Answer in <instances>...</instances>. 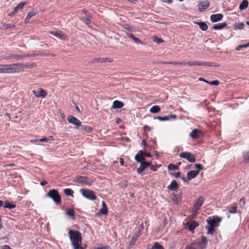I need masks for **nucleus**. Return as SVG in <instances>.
Wrapping results in <instances>:
<instances>
[{"mask_svg":"<svg viewBox=\"0 0 249 249\" xmlns=\"http://www.w3.org/2000/svg\"><path fill=\"white\" fill-rule=\"evenodd\" d=\"M70 239L72 246L76 244H81L82 242V237L81 233L77 231L70 230L69 231Z\"/></svg>","mask_w":249,"mask_h":249,"instance_id":"1","label":"nucleus"},{"mask_svg":"<svg viewBox=\"0 0 249 249\" xmlns=\"http://www.w3.org/2000/svg\"><path fill=\"white\" fill-rule=\"evenodd\" d=\"M47 196L50 197L56 204H60L61 196L57 190L55 189L50 190L47 194Z\"/></svg>","mask_w":249,"mask_h":249,"instance_id":"2","label":"nucleus"},{"mask_svg":"<svg viewBox=\"0 0 249 249\" xmlns=\"http://www.w3.org/2000/svg\"><path fill=\"white\" fill-rule=\"evenodd\" d=\"M80 192L81 193L83 196L89 199L94 200L96 199V196L95 193L92 190L81 189L80 190Z\"/></svg>","mask_w":249,"mask_h":249,"instance_id":"3","label":"nucleus"},{"mask_svg":"<svg viewBox=\"0 0 249 249\" xmlns=\"http://www.w3.org/2000/svg\"><path fill=\"white\" fill-rule=\"evenodd\" d=\"M74 182L82 183L88 186H90L92 184L93 181L92 179L86 177L78 176L76 177L74 180Z\"/></svg>","mask_w":249,"mask_h":249,"instance_id":"4","label":"nucleus"},{"mask_svg":"<svg viewBox=\"0 0 249 249\" xmlns=\"http://www.w3.org/2000/svg\"><path fill=\"white\" fill-rule=\"evenodd\" d=\"M222 218L217 216H213V218L209 217L206 221L208 224L213 227L218 226L219 223L221 221Z\"/></svg>","mask_w":249,"mask_h":249,"instance_id":"5","label":"nucleus"},{"mask_svg":"<svg viewBox=\"0 0 249 249\" xmlns=\"http://www.w3.org/2000/svg\"><path fill=\"white\" fill-rule=\"evenodd\" d=\"M179 156L181 158L186 159L190 162L194 163L196 162L195 156L188 152H181L179 154Z\"/></svg>","mask_w":249,"mask_h":249,"instance_id":"6","label":"nucleus"},{"mask_svg":"<svg viewBox=\"0 0 249 249\" xmlns=\"http://www.w3.org/2000/svg\"><path fill=\"white\" fill-rule=\"evenodd\" d=\"M193 243L195 244L196 249H206L208 243V240L206 237H203L201 242H196Z\"/></svg>","mask_w":249,"mask_h":249,"instance_id":"7","label":"nucleus"},{"mask_svg":"<svg viewBox=\"0 0 249 249\" xmlns=\"http://www.w3.org/2000/svg\"><path fill=\"white\" fill-rule=\"evenodd\" d=\"M210 6V3L208 0H201L198 4V11L203 12L205 11Z\"/></svg>","mask_w":249,"mask_h":249,"instance_id":"8","label":"nucleus"},{"mask_svg":"<svg viewBox=\"0 0 249 249\" xmlns=\"http://www.w3.org/2000/svg\"><path fill=\"white\" fill-rule=\"evenodd\" d=\"M67 120L69 123L75 125L78 128L81 125V122L80 121L72 115H69L67 118Z\"/></svg>","mask_w":249,"mask_h":249,"instance_id":"9","label":"nucleus"},{"mask_svg":"<svg viewBox=\"0 0 249 249\" xmlns=\"http://www.w3.org/2000/svg\"><path fill=\"white\" fill-rule=\"evenodd\" d=\"M203 136V134L200 130L195 129L193 130L190 134L189 136L194 139H198Z\"/></svg>","mask_w":249,"mask_h":249,"instance_id":"10","label":"nucleus"},{"mask_svg":"<svg viewBox=\"0 0 249 249\" xmlns=\"http://www.w3.org/2000/svg\"><path fill=\"white\" fill-rule=\"evenodd\" d=\"M4 67H9L10 73H17L19 72V68L18 67L17 63L4 65Z\"/></svg>","mask_w":249,"mask_h":249,"instance_id":"11","label":"nucleus"},{"mask_svg":"<svg viewBox=\"0 0 249 249\" xmlns=\"http://www.w3.org/2000/svg\"><path fill=\"white\" fill-rule=\"evenodd\" d=\"M144 151L143 150L139 151L134 157L135 160L139 163L144 161L145 158L144 157Z\"/></svg>","mask_w":249,"mask_h":249,"instance_id":"12","label":"nucleus"},{"mask_svg":"<svg viewBox=\"0 0 249 249\" xmlns=\"http://www.w3.org/2000/svg\"><path fill=\"white\" fill-rule=\"evenodd\" d=\"M49 33L62 40H65L67 38L66 36L59 31H50Z\"/></svg>","mask_w":249,"mask_h":249,"instance_id":"13","label":"nucleus"},{"mask_svg":"<svg viewBox=\"0 0 249 249\" xmlns=\"http://www.w3.org/2000/svg\"><path fill=\"white\" fill-rule=\"evenodd\" d=\"M33 93L36 97L43 98L47 96L46 92L42 89H40L39 90H33Z\"/></svg>","mask_w":249,"mask_h":249,"instance_id":"14","label":"nucleus"},{"mask_svg":"<svg viewBox=\"0 0 249 249\" xmlns=\"http://www.w3.org/2000/svg\"><path fill=\"white\" fill-rule=\"evenodd\" d=\"M199 173V170H191L187 174V179L189 180L195 178Z\"/></svg>","mask_w":249,"mask_h":249,"instance_id":"15","label":"nucleus"},{"mask_svg":"<svg viewBox=\"0 0 249 249\" xmlns=\"http://www.w3.org/2000/svg\"><path fill=\"white\" fill-rule=\"evenodd\" d=\"M204 202V197L200 196L195 202L193 208L199 210Z\"/></svg>","mask_w":249,"mask_h":249,"instance_id":"16","label":"nucleus"},{"mask_svg":"<svg viewBox=\"0 0 249 249\" xmlns=\"http://www.w3.org/2000/svg\"><path fill=\"white\" fill-rule=\"evenodd\" d=\"M223 18L222 14H213L211 16V20L213 22H216L221 20Z\"/></svg>","mask_w":249,"mask_h":249,"instance_id":"17","label":"nucleus"},{"mask_svg":"<svg viewBox=\"0 0 249 249\" xmlns=\"http://www.w3.org/2000/svg\"><path fill=\"white\" fill-rule=\"evenodd\" d=\"M177 115L175 114H170L168 116H165L163 117L158 116L157 119L161 121H167L170 119H177Z\"/></svg>","mask_w":249,"mask_h":249,"instance_id":"18","label":"nucleus"},{"mask_svg":"<svg viewBox=\"0 0 249 249\" xmlns=\"http://www.w3.org/2000/svg\"><path fill=\"white\" fill-rule=\"evenodd\" d=\"M167 188L170 191H175L178 189V185L176 180H173L170 184L167 187Z\"/></svg>","mask_w":249,"mask_h":249,"instance_id":"19","label":"nucleus"},{"mask_svg":"<svg viewBox=\"0 0 249 249\" xmlns=\"http://www.w3.org/2000/svg\"><path fill=\"white\" fill-rule=\"evenodd\" d=\"M146 168H147L146 161H143L140 162V167L137 169V173L139 174L142 173Z\"/></svg>","mask_w":249,"mask_h":249,"instance_id":"20","label":"nucleus"},{"mask_svg":"<svg viewBox=\"0 0 249 249\" xmlns=\"http://www.w3.org/2000/svg\"><path fill=\"white\" fill-rule=\"evenodd\" d=\"M127 37L132 39L135 43L143 44V42L138 38L136 37L134 35L131 33H126Z\"/></svg>","mask_w":249,"mask_h":249,"instance_id":"21","label":"nucleus"},{"mask_svg":"<svg viewBox=\"0 0 249 249\" xmlns=\"http://www.w3.org/2000/svg\"><path fill=\"white\" fill-rule=\"evenodd\" d=\"M187 225H188L189 230L193 232H194V229L199 225L198 223L196 221H193L190 223H188Z\"/></svg>","mask_w":249,"mask_h":249,"instance_id":"22","label":"nucleus"},{"mask_svg":"<svg viewBox=\"0 0 249 249\" xmlns=\"http://www.w3.org/2000/svg\"><path fill=\"white\" fill-rule=\"evenodd\" d=\"M124 104L123 102L115 100L113 102V105L112 106V108H120L124 107Z\"/></svg>","mask_w":249,"mask_h":249,"instance_id":"23","label":"nucleus"},{"mask_svg":"<svg viewBox=\"0 0 249 249\" xmlns=\"http://www.w3.org/2000/svg\"><path fill=\"white\" fill-rule=\"evenodd\" d=\"M227 25V24L226 22H224L223 23L215 24L213 26V29L214 30H221L226 27Z\"/></svg>","mask_w":249,"mask_h":249,"instance_id":"24","label":"nucleus"},{"mask_svg":"<svg viewBox=\"0 0 249 249\" xmlns=\"http://www.w3.org/2000/svg\"><path fill=\"white\" fill-rule=\"evenodd\" d=\"M194 23L198 25L199 26V28L201 29V30L203 31H206L208 28V25L204 22L194 21Z\"/></svg>","mask_w":249,"mask_h":249,"instance_id":"25","label":"nucleus"},{"mask_svg":"<svg viewBox=\"0 0 249 249\" xmlns=\"http://www.w3.org/2000/svg\"><path fill=\"white\" fill-rule=\"evenodd\" d=\"M79 130L85 131L86 132H90L92 131V128L88 125H81L78 128Z\"/></svg>","mask_w":249,"mask_h":249,"instance_id":"26","label":"nucleus"},{"mask_svg":"<svg viewBox=\"0 0 249 249\" xmlns=\"http://www.w3.org/2000/svg\"><path fill=\"white\" fill-rule=\"evenodd\" d=\"M102 208L100 210V213L103 214H106L108 212L106 203L104 201L102 202Z\"/></svg>","mask_w":249,"mask_h":249,"instance_id":"27","label":"nucleus"},{"mask_svg":"<svg viewBox=\"0 0 249 249\" xmlns=\"http://www.w3.org/2000/svg\"><path fill=\"white\" fill-rule=\"evenodd\" d=\"M27 4L26 2H22L18 4L14 9V12L17 13L19 9H22L23 7Z\"/></svg>","mask_w":249,"mask_h":249,"instance_id":"28","label":"nucleus"},{"mask_svg":"<svg viewBox=\"0 0 249 249\" xmlns=\"http://www.w3.org/2000/svg\"><path fill=\"white\" fill-rule=\"evenodd\" d=\"M160 110V108L159 106L157 105H155L152 107L150 109V112L151 113H157L159 112Z\"/></svg>","mask_w":249,"mask_h":249,"instance_id":"29","label":"nucleus"},{"mask_svg":"<svg viewBox=\"0 0 249 249\" xmlns=\"http://www.w3.org/2000/svg\"><path fill=\"white\" fill-rule=\"evenodd\" d=\"M249 2L247 0H244L242 1L241 3L240 4L239 6V9L240 10H243L244 9H245L247 8L248 6Z\"/></svg>","mask_w":249,"mask_h":249,"instance_id":"30","label":"nucleus"},{"mask_svg":"<svg viewBox=\"0 0 249 249\" xmlns=\"http://www.w3.org/2000/svg\"><path fill=\"white\" fill-rule=\"evenodd\" d=\"M228 213H235L237 212V206L236 204H233L231 207H228Z\"/></svg>","mask_w":249,"mask_h":249,"instance_id":"31","label":"nucleus"},{"mask_svg":"<svg viewBox=\"0 0 249 249\" xmlns=\"http://www.w3.org/2000/svg\"><path fill=\"white\" fill-rule=\"evenodd\" d=\"M16 207V205L11 204L8 201H5L4 202V208H8L10 210L13 209Z\"/></svg>","mask_w":249,"mask_h":249,"instance_id":"32","label":"nucleus"},{"mask_svg":"<svg viewBox=\"0 0 249 249\" xmlns=\"http://www.w3.org/2000/svg\"><path fill=\"white\" fill-rule=\"evenodd\" d=\"M66 196L73 197L74 192L71 189H65L63 191Z\"/></svg>","mask_w":249,"mask_h":249,"instance_id":"33","label":"nucleus"},{"mask_svg":"<svg viewBox=\"0 0 249 249\" xmlns=\"http://www.w3.org/2000/svg\"><path fill=\"white\" fill-rule=\"evenodd\" d=\"M234 29H243L244 28V24L241 22H235L234 24Z\"/></svg>","mask_w":249,"mask_h":249,"instance_id":"34","label":"nucleus"},{"mask_svg":"<svg viewBox=\"0 0 249 249\" xmlns=\"http://www.w3.org/2000/svg\"><path fill=\"white\" fill-rule=\"evenodd\" d=\"M36 15V13H35V12H29L28 14H27V16L26 18L25 19V22L26 23H27V22L28 21V20L32 17H33V16H35Z\"/></svg>","mask_w":249,"mask_h":249,"instance_id":"35","label":"nucleus"},{"mask_svg":"<svg viewBox=\"0 0 249 249\" xmlns=\"http://www.w3.org/2000/svg\"><path fill=\"white\" fill-rule=\"evenodd\" d=\"M66 214L69 215L70 217H72L74 216L75 212L73 209H68L66 212Z\"/></svg>","mask_w":249,"mask_h":249,"instance_id":"36","label":"nucleus"},{"mask_svg":"<svg viewBox=\"0 0 249 249\" xmlns=\"http://www.w3.org/2000/svg\"><path fill=\"white\" fill-rule=\"evenodd\" d=\"M164 249V248L161 245L157 242H155L150 249Z\"/></svg>","mask_w":249,"mask_h":249,"instance_id":"37","label":"nucleus"},{"mask_svg":"<svg viewBox=\"0 0 249 249\" xmlns=\"http://www.w3.org/2000/svg\"><path fill=\"white\" fill-rule=\"evenodd\" d=\"M167 168L170 171H174L178 169V166L177 165L171 163L168 165Z\"/></svg>","mask_w":249,"mask_h":249,"instance_id":"38","label":"nucleus"},{"mask_svg":"<svg viewBox=\"0 0 249 249\" xmlns=\"http://www.w3.org/2000/svg\"><path fill=\"white\" fill-rule=\"evenodd\" d=\"M214 228L215 227H212L210 225L206 227V228L207 229V234H212L214 231Z\"/></svg>","mask_w":249,"mask_h":249,"instance_id":"39","label":"nucleus"},{"mask_svg":"<svg viewBox=\"0 0 249 249\" xmlns=\"http://www.w3.org/2000/svg\"><path fill=\"white\" fill-rule=\"evenodd\" d=\"M4 65H1L2 73H11L9 67H4Z\"/></svg>","mask_w":249,"mask_h":249,"instance_id":"40","label":"nucleus"},{"mask_svg":"<svg viewBox=\"0 0 249 249\" xmlns=\"http://www.w3.org/2000/svg\"><path fill=\"white\" fill-rule=\"evenodd\" d=\"M23 57V55H12L10 56H9L7 59H10V58H15L17 60H20Z\"/></svg>","mask_w":249,"mask_h":249,"instance_id":"41","label":"nucleus"},{"mask_svg":"<svg viewBox=\"0 0 249 249\" xmlns=\"http://www.w3.org/2000/svg\"><path fill=\"white\" fill-rule=\"evenodd\" d=\"M153 40L154 42H157V43H158L159 44L163 42V40L161 38H158L157 36H154L153 37Z\"/></svg>","mask_w":249,"mask_h":249,"instance_id":"42","label":"nucleus"},{"mask_svg":"<svg viewBox=\"0 0 249 249\" xmlns=\"http://www.w3.org/2000/svg\"><path fill=\"white\" fill-rule=\"evenodd\" d=\"M15 27V25L14 24H6V23H4L3 24V27L5 29H9L11 28H14Z\"/></svg>","mask_w":249,"mask_h":249,"instance_id":"43","label":"nucleus"},{"mask_svg":"<svg viewBox=\"0 0 249 249\" xmlns=\"http://www.w3.org/2000/svg\"><path fill=\"white\" fill-rule=\"evenodd\" d=\"M138 237V236L136 235V236L132 237V238L131 239V240L129 243L130 246H132L133 245H134L135 244V242H136V241L137 240Z\"/></svg>","mask_w":249,"mask_h":249,"instance_id":"44","label":"nucleus"},{"mask_svg":"<svg viewBox=\"0 0 249 249\" xmlns=\"http://www.w3.org/2000/svg\"><path fill=\"white\" fill-rule=\"evenodd\" d=\"M123 27L124 29L129 31H132L133 30V27L127 24L123 25Z\"/></svg>","mask_w":249,"mask_h":249,"instance_id":"45","label":"nucleus"},{"mask_svg":"<svg viewBox=\"0 0 249 249\" xmlns=\"http://www.w3.org/2000/svg\"><path fill=\"white\" fill-rule=\"evenodd\" d=\"M206 66L211 67H219V65L214 62H206Z\"/></svg>","mask_w":249,"mask_h":249,"instance_id":"46","label":"nucleus"},{"mask_svg":"<svg viewBox=\"0 0 249 249\" xmlns=\"http://www.w3.org/2000/svg\"><path fill=\"white\" fill-rule=\"evenodd\" d=\"M244 160L245 162H249V151L244 154Z\"/></svg>","mask_w":249,"mask_h":249,"instance_id":"47","label":"nucleus"},{"mask_svg":"<svg viewBox=\"0 0 249 249\" xmlns=\"http://www.w3.org/2000/svg\"><path fill=\"white\" fill-rule=\"evenodd\" d=\"M197 211L198 210H196V209L193 208V210L191 215V216L193 218H195L196 217L197 214H198Z\"/></svg>","mask_w":249,"mask_h":249,"instance_id":"48","label":"nucleus"},{"mask_svg":"<svg viewBox=\"0 0 249 249\" xmlns=\"http://www.w3.org/2000/svg\"><path fill=\"white\" fill-rule=\"evenodd\" d=\"M185 249H196V247L195 246V244L192 243L187 245L185 247Z\"/></svg>","mask_w":249,"mask_h":249,"instance_id":"49","label":"nucleus"},{"mask_svg":"<svg viewBox=\"0 0 249 249\" xmlns=\"http://www.w3.org/2000/svg\"><path fill=\"white\" fill-rule=\"evenodd\" d=\"M112 60L110 58H101L100 62L101 63H106L107 62H112Z\"/></svg>","mask_w":249,"mask_h":249,"instance_id":"50","label":"nucleus"},{"mask_svg":"<svg viewBox=\"0 0 249 249\" xmlns=\"http://www.w3.org/2000/svg\"><path fill=\"white\" fill-rule=\"evenodd\" d=\"M39 55H43V56H52V57H54L55 56V54L53 53H39Z\"/></svg>","mask_w":249,"mask_h":249,"instance_id":"51","label":"nucleus"},{"mask_svg":"<svg viewBox=\"0 0 249 249\" xmlns=\"http://www.w3.org/2000/svg\"><path fill=\"white\" fill-rule=\"evenodd\" d=\"M209 84L214 86H217L219 84V82L218 80H214L212 82H209Z\"/></svg>","mask_w":249,"mask_h":249,"instance_id":"52","label":"nucleus"},{"mask_svg":"<svg viewBox=\"0 0 249 249\" xmlns=\"http://www.w3.org/2000/svg\"><path fill=\"white\" fill-rule=\"evenodd\" d=\"M194 166L196 168H197L198 169V170H199V171L200 170L204 169V167L200 164L197 163V164H195Z\"/></svg>","mask_w":249,"mask_h":249,"instance_id":"53","label":"nucleus"},{"mask_svg":"<svg viewBox=\"0 0 249 249\" xmlns=\"http://www.w3.org/2000/svg\"><path fill=\"white\" fill-rule=\"evenodd\" d=\"M17 64H18V67H19L20 66V67H22L23 68H28V65L26 64L19 63H17Z\"/></svg>","mask_w":249,"mask_h":249,"instance_id":"54","label":"nucleus"},{"mask_svg":"<svg viewBox=\"0 0 249 249\" xmlns=\"http://www.w3.org/2000/svg\"><path fill=\"white\" fill-rule=\"evenodd\" d=\"M80 244H75V245H73L74 249H83V248L80 246Z\"/></svg>","mask_w":249,"mask_h":249,"instance_id":"55","label":"nucleus"},{"mask_svg":"<svg viewBox=\"0 0 249 249\" xmlns=\"http://www.w3.org/2000/svg\"><path fill=\"white\" fill-rule=\"evenodd\" d=\"M172 200L175 202L176 203H178V200L177 199V196L176 195H173L172 196Z\"/></svg>","mask_w":249,"mask_h":249,"instance_id":"56","label":"nucleus"},{"mask_svg":"<svg viewBox=\"0 0 249 249\" xmlns=\"http://www.w3.org/2000/svg\"><path fill=\"white\" fill-rule=\"evenodd\" d=\"M186 64L189 66L196 65V61H189L186 62Z\"/></svg>","mask_w":249,"mask_h":249,"instance_id":"57","label":"nucleus"},{"mask_svg":"<svg viewBox=\"0 0 249 249\" xmlns=\"http://www.w3.org/2000/svg\"><path fill=\"white\" fill-rule=\"evenodd\" d=\"M196 65H198V66H202V65L206 66V62H200V61L197 62V61H196Z\"/></svg>","mask_w":249,"mask_h":249,"instance_id":"58","label":"nucleus"},{"mask_svg":"<svg viewBox=\"0 0 249 249\" xmlns=\"http://www.w3.org/2000/svg\"><path fill=\"white\" fill-rule=\"evenodd\" d=\"M171 175L174 176L176 178H179L180 177V172H177L175 174L174 173H170Z\"/></svg>","mask_w":249,"mask_h":249,"instance_id":"59","label":"nucleus"},{"mask_svg":"<svg viewBox=\"0 0 249 249\" xmlns=\"http://www.w3.org/2000/svg\"><path fill=\"white\" fill-rule=\"evenodd\" d=\"M36 64L35 63H32L30 65H28V68L31 69L36 67Z\"/></svg>","mask_w":249,"mask_h":249,"instance_id":"60","label":"nucleus"},{"mask_svg":"<svg viewBox=\"0 0 249 249\" xmlns=\"http://www.w3.org/2000/svg\"><path fill=\"white\" fill-rule=\"evenodd\" d=\"M39 141L40 142H48L47 138H46L39 139Z\"/></svg>","mask_w":249,"mask_h":249,"instance_id":"61","label":"nucleus"},{"mask_svg":"<svg viewBox=\"0 0 249 249\" xmlns=\"http://www.w3.org/2000/svg\"><path fill=\"white\" fill-rule=\"evenodd\" d=\"M84 21L87 24H89L90 23V20L88 18H85Z\"/></svg>","mask_w":249,"mask_h":249,"instance_id":"62","label":"nucleus"},{"mask_svg":"<svg viewBox=\"0 0 249 249\" xmlns=\"http://www.w3.org/2000/svg\"><path fill=\"white\" fill-rule=\"evenodd\" d=\"M143 129L144 131H149L150 130V128L148 126L145 125L143 127Z\"/></svg>","mask_w":249,"mask_h":249,"instance_id":"63","label":"nucleus"},{"mask_svg":"<svg viewBox=\"0 0 249 249\" xmlns=\"http://www.w3.org/2000/svg\"><path fill=\"white\" fill-rule=\"evenodd\" d=\"M199 80L200 81H203V82H205V83H208L209 84V82L207 80H206V79H205L204 78H203V77H200L199 78Z\"/></svg>","mask_w":249,"mask_h":249,"instance_id":"64","label":"nucleus"}]
</instances>
